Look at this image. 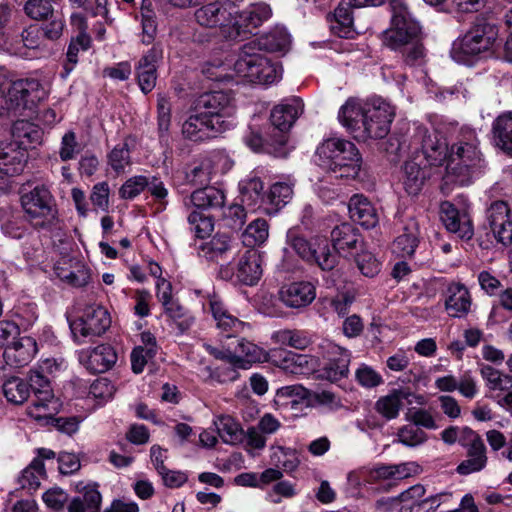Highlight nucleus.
Segmentation results:
<instances>
[{
    "label": "nucleus",
    "mask_w": 512,
    "mask_h": 512,
    "mask_svg": "<svg viewBox=\"0 0 512 512\" xmlns=\"http://www.w3.org/2000/svg\"><path fill=\"white\" fill-rule=\"evenodd\" d=\"M218 435L223 442L231 445H235L242 441L243 430L239 424L229 416H221L217 422H215Z\"/></svg>",
    "instance_id": "nucleus-50"
},
{
    "label": "nucleus",
    "mask_w": 512,
    "mask_h": 512,
    "mask_svg": "<svg viewBox=\"0 0 512 512\" xmlns=\"http://www.w3.org/2000/svg\"><path fill=\"white\" fill-rule=\"evenodd\" d=\"M353 8H364L354 0H342L334 10L335 22L332 30L342 38H349L353 33Z\"/></svg>",
    "instance_id": "nucleus-34"
},
{
    "label": "nucleus",
    "mask_w": 512,
    "mask_h": 512,
    "mask_svg": "<svg viewBox=\"0 0 512 512\" xmlns=\"http://www.w3.org/2000/svg\"><path fill=\"white\" fill-rule=\"evenodd\" d=\"M101 494L92 487H86L85 491L72 498L68 504V512H99Z\"/></svg>",
    "instance_id": "nucleus-43"
},
{
    "label": "nucleus",
    "mask_w": 512,
    "mask_h": 512,
    "mask_svg": "<svg viewBox=\"0 0 512 512\" xmlns=\"http://www.w3.org/2000/svg\"><path fill=\"white\" fill-rule=\"evenodd\" d=\"M359 271L366 277H374L380 272V263L376 257L368 251H362L355 257Z\"/></svg>",
    "instance_id": "nucleus-62"
},
{
    "label": "nucleus",
    "mask_w": 512,
    "mask_h": 512,
    "mask_svg": "<svg viewBox=\"0 0 512 512\" xmlns=\"http://www.w3.org/2000/svg\"><path fill=\"white\" fill-rule=\"evenodd\" d=\"M493 141L497 147L512 155V115L498 116L492 125Z\"/></svg>",
    "instance_id": "nucleus-39"
},
{
    "label": "nucleus",
    "mask_w": 512,
    "mask_h": 512,
    "mask_svg": "<svg viewBox=\"0 0 512 512\" xmlns=\"http://www.w3.org/2000/svg\"><path fill=\"white\" fill-rule=\"evenodd\" d=\"M466 450V459L457 466L456 471L460 475H469L483 470L487 464L484 442L468 447Z\"/></svg>",
    "instance_id": "nucleus-42"
},
{
    "label": "nucleus",
    "mask_w": 512,
    "mask_h": 512,
    "mask_svg": "<svg viewBox=\"0 0 512 512\" xmlns=\"http://www.w3.org/2000/svg\"><path fill=\"white\" fill-rule=\"evenodd\" d=\"M46 475L44 463L40 459H34L28 467H26L19 478L22 489L35 491L40 486V478Z\"/></svg>",
    "instance_id": "nucleus-51"
},
{
    "label": "nucleus",
    "mask_w": 512,
    "mask_h": 512,
    "mask_svg": "<svg viewBox=\"0 0 512 512\" xmlns=\"http://www.w3.org/2000/svg\"><path fill=\"white\" fill-rule=\"evenodd\" d=\"M36 353V340L30 336H24L5 347L3 358L6 366L17 369L26 366Z\"/></svg>",
    "instance_id": "nucleus-23"
},
{
    "label": "nucleus",
    "mask_w": 512,
    "mask_h": 512,
    "mask_svg": "<svg viewBox=\"0 0 512 512\" xmlns=\"http://www.w3.org/2000/svg\"><path fill=\"white\" fill-rule=\"evenodd\" d=\"M269 357L276 365L293 374L306 373V370L309 368L310 361L306 355L284 349H273Z\"/></svg>",
    "instance_id": "nucleus-38"
},
{
    "label": "nucleus",
    "mask_w": 512,
    "mask_h": 512,
    "mask_svg": "<svg viewBox=\"0 0 512 512\" xmlns=\"http://www.w3.org/2000/svg\"><path fill=\"white\" fill-rule=\"evenodd\" d=\"M497 35L494 25L485 20L477 21L462 37L453 42L450 55L457 63L469 64L475 56L492 49Z\"/></svg>",
    "instance_id": "nucleus-7"
},
{
    "label": "nucleus",
    "mask_w": 512,
    "mask_h": 512,
    "mask_svg": "<svg viewBox=\"0 0 512 512\" xmlns=\"http://www.w3.org/2000/svg\"><path fill=\"white\" fill-rule=\"evenodd\" d=\"M201 71L202 74L211 81L229 82L232 79L230 65L219 59L205 62Z\"/></svg>",
    "instance_id": "nucleus-56"
},
{
    "label": "nucleus",
    "mask_w": 512,
    "mask_h": 512,
    "mask_svg": "<svg viewBox=\"0 0 512 512\" xmlns=\"http://www.w3.org/2000/svg\"><path fill=\"white\" fill-rule=\"evenodd\" d=\"M193 105L225 130L228 128L226 118L235 112L233 97L224 91L203 93L195 99Z\"/></svg>",
    "instance_id": "nucleus-11"
},
{
    "label": "nucleus",
    "mask_w": 512,
    "mask_h": 512,
    "mask_svg": "<svg viewBox=\"0 0 512 512\" xmlns=\"http://www.w3.org/2000/svg\"><path fill=\"white\" fill-rule=\"evenodd\" d=\"M395 116L393 107L381 98H373L364 103L362 128L356 138L382 139L387 136Z\"/></svg>",
    "instance_id": "nucleus-9"
},
{
    "label": "nucleus",
    "mask_w": 512,
    "mask_h": 512,
    "mask_svg": "<svg viewBox=\"0 0 512 512\" xmlns=\"http://www.w3.org/2000/svg\"><path fill=\"white\" fill-rule=\"evenodd\" d=\"M235 367L241 369H249L252 364L264 362L268 360V354L261 347L240 338L237 340V345L234 349Z\"/></svg>",
    "instance_id": "nucleus-31"
},
{
    "label": "nucleus",
    "mask_w": 512,
    "mask_h": 512,
    "mask_svg": "<svg viewBox=\"0 0 512 512\" xmlns=\"http://www.w3.org/2000/svg\"><path fill=\"white\" fill-rule=\"evenodd\" d=\"M109 164L117 172H123L130 164V151L127 143L118 144L108 155Z\"/></svg>",
    "instance_id": "nucleus-63"
},
{
    "label": "nucleus",
    "mask_w": 512,
    "mask_h": 512,
    "mask_svg": "<svg viewBox=\"0 0 512 512\" xmlns=\"http://www.w3.org/2000/svg\"><path fill=\"white\" fill-rule=\"evenodd\" d=\"M279 300L288 308L303 310L316 298V287L309 281H295L283 285L278 292Z\"/></svg>",
    "instance_id": "nucleus-18"
},
{
    "label": "nucleus",
    "mask_w": 512,
    "mask_h": 512,
    "mask_svg": "<svg viewBox=\"0 0 512 512\" xmlns=\"http://www.w3.org/2000/svg\"><path fill=\"white\" fill-rule=\"evenodd\" d=\"M141 24H142V43L150 44L154 40L157 33V23L151 4H142L141 6Z\"/></svg>",
    "instance_id": "nucleus-58"
},
{
    "label": "nucleus",
    "mask_w": 512,
    "mask_h": 512,
    "mask_svg": "<svg viewBox=\"0 0 512 512\" xmlns=\"http://www.w3.org/2000/svg\"><path fill=\"white\" fill-rule=\"evenodd\" d=\"M286 238L288 245L304 261L317 264L323 271H331L337 265V256L330 251L326 240H307L297 228L289 229Z\"/></svg>",
    "instance_id": "nucleus-8"
},
{
    "label": "nucleus",
    "mask_w": 512,
    "mask_h": 512,
    "mask_svg": "<svg viewBox=\"0 0 512 512\" xmlns=\"http://www.w3.org/2000/svg\"><path fill=\"white\" fill-rule=\"evenodd\" d=\"M302 112L303 103L299 98H292L289 102L279 104L272 109L270 120L273 127L279 131L276 139L279 145L286 143V137L283 133L291 128Z\"/></svg>",
    "instance_id": "nucleus-19"
},
{
    "label": "nucleus",
    "mask_w": 512,
    "mask_h": 512,
    "mask_svg": "<svg viewBox=\"0 0 512 512\" xmlns=\"http://www.w3.org/2000/svg\"><path fill=\"white\" fill-rule=\"evenodd\" d=\"M439 215L449 232L455 233L463 240H470L473 237L472 220L466 210L459 211L454 204L444 201L440 204Z\"/></svg>",
    "instance_id": "nucleus-17"
},
{
    "label": "nucleus",
    "mask_w": 512,
    "mask_h": 512,
    "mask_svg": "<svg viewBox=\"0 0 512 512\" xmlns=\"http://www.w3.org/2000/svg\"><path fill=\"white\" fill-rule=\"evenodd\" d=\"M0 81V117L6 112L31 108L35 104L33 92L39 84L35 80L21 79L4 87Z\"/></svg>",
    "instance_id": "nucleus-10"
},
{
    "label": "nucleus",
    "mask_w": 512,
    "mask_h": 512,
    "mask_svg": "<svg viewBox=\"0 0 512 512\" xmlns=\"http://www.w3.org/2000/svg\"><path fill=\"white\" fill-rule=\"evenodd\" d=\"M28 153L15 143L0 142V177L20 175L26 166Z\"/></svg>",
    "instance_id": "nucleus-24"
},
{
    "label": "nucleus",
    "mask_w": 512,
    "mask_h": 512,
    "mask_svg": "<svg viewBox=\"0 0 512 512\" xmlns=\"http://www.w3.org/2000/svg\"><path fill=\"white\" fill-rule=\"evenodd\" d=\"M268 223L266 220L257 218L252 221L242 234V242L247 247H254L263 244L269 235Z\"/></svg>",
    "instance_id": "nucleus-49"
},
{
    "label": "nucleus",
    "mask_w": 512,
    "mask_h": 512,
    "mask_svg": "<svg viewBox=\"0 0 512 512\" xmlns=\"http://www.w3.org/2000/svg\"><path fill=\"white\" fill-rule=\"evenodd\" d=\"M445 310L453 318L468 315L472 306V298L468 288L460 282H451L446 289Z\"/></svg>",
    "instance_id": "nucleus-25"
},
{
    "label": "nucleus",
    "mask_w": 512,
    "mask_h": 512,
    "mask_svg": "<svg viewBox=\"0 0 512 512\" xmlns=\"http://www.w3.org/2000/svg\"><path fill=\"white\" fill-rule=\"evenodd\" d=\"M361 155L354 143L340 138L323 141L316 150L315 162L335 178L354 179L361 166Z\"/></svg>",
    "instance_id": "nucleus-4"
},
{
    "label": "nucleus",
    "mask_w": 512,
    "mask_h": 512,
    "mask_svg": "<svg viewBox=\"0 0 512 512\" xmlns=\"http://www.w3.org/2000/svg\"><path fill=\"white\" fill-rule=\"evenodd\" d=\"M350 218L365 229L374 228L379 221L378 213L372 203L363 195H353L348 203Z\"/></svg>",
    "instance_id": "nucleus-28"
},
{
    "label": "nucleus",
    "mask_w": 512,
    "mask_h": 512,
    "mask_svg": "<svg viewBox=\"0 0 512 512\" xmlns=\"http://www.w3.org/2000/svg\"><path fill=\"white\" fill-rule=\"evenodd\" d=\"M418 466L413 462L399 464H378L367 470V481L370 483L387 482L396 485L416 473Z\"/></svg>",
    "instance_id": "nucleus-22"
},
{
    "label": "nucleus",
    "mask_w": 512,
    "mask_h": 512,
    "mask_svg": "<svg viewBox=\"0 0 512 512\" xmlns=\"http://www.w3.org/2000/svg\"><path fill=\"white\" fill-rule=\"evenodd\" d=\"M237 7L229 1H214L195 11L197 23L206 28L229 26Z\"/></svg>",
    "instance_id": "nucleus-16"
},
{
    "label": "nucleus",
    "mask_w": 512,
    "mask_h": 512,
    "mask_svg": "<svg viewBox=\"0 0 512 512\" xmlns=\"http://www.w3.org/2000/svg\"><path fill=\"white\" fill-rule=\"evenodd\" d=\"M157 114L159 137L161 139L167 138L171 125V105L167 98H158Z\"/></svg>",
    "instance_id": "nucleus-60"
},
{
    "label": "nucleus",
    "mask_w": 512,
    "mask_h": 512,
    "mask_svg": "<svg viewBox=\"0 0 512 512\" xmlns=\"http://www.w3.org/2000/svg\"><path fill=\"white\" fill-rule=\"evenodd\" d=\"M263 182L252 177L240 183L241 201L248 207L256 206L262 199Z\"/></svg>",
    "instance_id": "nucleus-54"
},
{
    "label": "nucleus",
    "mask_w": 512,
    "mask_h": 512,
    "mask_svg": "<svg viewBox=\"0 0 512 512\" xmlns=\"http://www.w3.org/2000/svg\"><path fill=\"white\" fill-rule=\"evenodd\" d=\"M325 362L318 370V377L332 383L349 375L350 352L334 343H328L324 352Z\"/></svg>",
    "instance_id": "nucleus-13"
},
{
    "label": "nucleus",
    "mask_w": 512,
    "mask_h": 512,
    "mask_svg": "<svg viewBox=\"0 0 512 512\" xmlns=\"http://www.w3.org/2000/svg\"><path fill=\"white\" fill-rule=\"evenodd\" d=\"M273 338L281 345H287L298 350H304L311 343L307 333L300 330H280L273 335Z\"/></svg>",
    "instance_id": "nucleus-53"
},
{
    "label": "nucleus",
    "mask_w": 512,
    "mask_h": 512,
    "mask_svg": "<svg viewBox=\"0 0 512 512\" xmlns=\"http://www.w3.org/2000/svg\"><path fill=\"white\" fill-rule=\"evenodd\" d=\"M111 325L109 312L102 306L88 307L83 316L70 322V329L76 339L79 337L101 336Z\"/></svg>",
    "instance_id": "nucleus-12"
},
{
    "label": "nucleus",
    "mask_w": 512,
    "mask_h": 512,
    "mask_svg": "<svg viewBox=\"0 0 512 512\" xmlns=\"http://www.w3.org/2000/svg\"><path fill=\"white\" fill-rule=\"evenodd\" d=\"M419 227L414 219H410L404 227V233L394 241V250L401 253L403 257L412 256L419 242Z\"/></svg>",
    "instance_id": "nucleus-46"
},
{
    "label": "nucleus",
    "mask_w": 512,
    "mask_h": 512,
    "mask_svg": "<svg viewBox=\"0 0 512 512\" xmlns=\"http://www.w3.org/2000/svg\"><path fill=\"white\" fill-rule=\"evenodd\" d=\"M0 227L5 235L14 239L23 238L27 232L25 217L10 206L0 209Z\"/></svg>",
    "instance_id": "nucleus-36"
},
{
    "label": "nucleus",
    "mask_w": 512,
    "mask_h": 512,
    "mask_svg": "<svg viewBox=\"0 0 512 512\" xmlns=\"http://www.w3.org/2000/svg\"><path fill=\"white\" fill-rule=\"evenodd\" d=\"M225 225L232 230H240L246 221V212L242 205L233 204L223 210Z\"/></svg>",
    "instance_id": "nucleus-64"
},
{
    "label": "nucleus",
    "mask_w": 512,
    "mask_h": 512,
    "mask_svg": "<svg viewBox=\"0 0 512 512\" xmlns=\"http://www.w3.org/2000/svg\"><path fill=\"white\" fill-rule=\"evenodd\" d=\"M42 130L38 125L27 121L17 120L12 127V136L15 144L27 151L29 147H34L39 144L42 139Z\"/></svg>",
    "instance_id": "nucleus-37"
},
{
    "label": "nucleus",
    "mask_w": 512,
    "mask_h": 512,
    "mask_svg": "<svg viewBox=\"0 0 512 512\" xmlns=\"http://www.w3.org/2000/svg\"><path fill=\"white\" fill-rule=\"evenodd\" d=\"M117 361V354L110 345L95 347L88 356L87 368L93 373L109 370Z\"/></svg>",
    "instance_id": "nucleus-41"
},
{
    "label": "nucleus",
    "mask_w": 512,
    "mask_h": 512,
    "mask_svg": "<svg viewBox=\"0 0 512 512\" xmlns=\"http://www.w3.org/2000/svg\"><path fill=\"white\" fill-rule=\"evenodd\" d=\"M411 145L412 157L404 163L402 181L406 192L417 195L429 177L426 164L440 166L447 156V144L424 126H416Z\"/></svg>",
    "instance_id": "nucleus-2"
},
{
    "label": "nucleus",
    "mask_w": 512,
    "mask_h": 512,
    "mask_svg": "<svg viewBox=\"0 0 512 512\" xmlns=\"http://www.w3.org/2000/svg\"><path fill=\"white\" fill-rule=\"evenodd\" d=\"M226 203L225 191L214 186H205L193 191L189 197V202L185 205H192L200 210H222Z\"/></svg>",
    "instance_id": "nucleus-26"
},
{
    "label": "nucleus",
    "mask_w": 512,
    "mask_h": 512,
    "mask_svg": "<svg viewBox=\"0 0 512 512\" xmlns=\"http://www.w3.org/2000/svg\"><path fill=\"white\" fill-rule=\"evenodd\" d=\"M391 27L383 32V44L402 54L407 65H420L425 47L419 23L411 16L404 0H391Z\"/></svg>",
    "instance_id": "nucleus-3"
},
{
    "label": "nucleus",
    "mask_w": 512,
    "mask_h": 512,
    "mask_svg": "<svg viewBox=\"0 0 512 512\" xmlns=\"http://www.w3.org/2000/svg\"><path fill=\"white\" fill-rule=\"evenodd\" d=\"M364 115V105L360 106L353 100H348L339 110L338 119L348 130L360 134L362 128V119Z\"/></svg>",
    "instance_id": "nucleus-44"
},
{
    "label": "nucleus",
    "mask_w": 512,
    "mask_h": 512,
    "mask_svg": "<svg viewBox=\"0 0 512 512\" xmlns=\"http://www.w3.org/2000/svg\"><path fill=\"white\" fill-rule=\"evenodd\" d=\"M262 276V258L256 251H246L237 264V279L245 285H255Z\"/></svg>",
    "instance_id": "nucleus-30"
},
{
    "label": "nucleus",
    "mask_w": 512,
    "mask_h": 512,
    "mask_svg": "<svg viewBox=\"0 0 512 512\" xmlns=\"http://www.w3.org/2000/svg\"><path fill=\"white\" fill-rule=\"evenodd\" d=\"M235 72L252 83L270 85L282 77V67L262 52L254 44H244L234 63Z\"/></svg>",
    "instance_id": "nucleus-6"
},
{
    "label": "nucleus",
    "mask_w": 512,
    "mask_h": 512,
    "mask_svg": "<svg viewBox=\"0 0 512 512\" xmlns=\"http://www.w3.org/2000/svg\"><path fill=\"white\" fill-rule=\"evenodd\" d=\"M271 16L269 5L260 3L252 5L250 8L237 12L232 16L230 25V36L244 37L247 34H253L254 31Z\"/></svg>",
    "instance_id": "nucleus-14"
},
{
    "label": "nucleus",
    "mask_w": 512,
    "mask_h": 512,
    "mask_svg": "<svg viewBox=\"0 0 512 512\" xmlns=\"http://www.w3.org/2000/svg\"><path fill=\"white\" fill-rule=\"evenodd\" d=\"M21 207L29 223L37 230L52 231L59 225L56 199L44 184L29 183L19 191Z\"/></svg>",
    "instance_id": "nucleus-5"
},
{
    "label": "nucleus",
    "mask_w": 512,
    "mask_h": 512,
    "mask_svg": "<svg viewBox=\"0 0 512 512\" xmlns=\"http://www.w3.org/2000/svg\"><path fill=\"white\" fill-rule=\"evenodd\" d=\"M188 223L198 238H204L213 231V220L200 212L192 211L188 216Z\"/></svg>",
    "instance_id": "nucleus-61"
},
{
    "label": "nucleus",
    "mask_w": 512,
    "mask_h": 512,
    "mask_svg": "<svg viewBox=\"0 0 512 512\" xmlns=\"http://www.w3.org/2000/svg\"><path fill=\"white\" fill-rule=\"evenodd\" d=\"M331 241L337 252L346 253L357 249L362 239L351 224L342 223L331 231Z\"/></svg>",
    "instance_id": "nucleus-35"
},
{
    "label": "nucleus",
    "mask_w": 512,
    "mask_h": 512,
    "mask_svg": "<svg viewBox=\"0 0 512 512\" xmlns=\"http://www.w3.org/2000/svg\"><path fill=\"white\" fill-rule=\"evenodd\" d=\"M487 220L494 237L503 245L512 243L510 209L504 201H496L487 210Z\"/></svg>",
    "instance_id": "nucleus-20"
},
{
    "label": "nucleus",
    "mask_w": 512,
    "mask_h": 512,
    "mask_svg": "<svg viewBox=\"0 0 512 512\" xmlns=\"http://www.w3.org/2000/svg\"><path fill=\"white\" fill-rule=\"evenodd\" d=\"M224 130L213 119H210L202 111H198L194 105L190 110L188 118L182 124L184 138L194 142H203Z\"/></svg>",
    "instance_id": "nucleus-15"
},
{
    "label": "nucleus",
    "mask_w": 512,
    "mask_h": 512,
    "mask_svg": "<svg viewBox=\"0 0 512 512\" xmlns=\"http://www.w3.org/2000/svg\"><path fill=\"white\" fill-rule=\"evenodd\" d=\"M399 442L407 447H417L425 443L428 439L427 434L419 427L408 424L401 427L397 433Z\"/></svg>",
    "instance_id": "nucleus-59"
},
{
    "label": "nucleus",
    "mask_w": 512,
    "mask_h": 512,
    "mask_svg": "<svg viewBox=\"0 0 512 512\" xmlns=\"http://www.w3.org/2000/svg\"><path fill=\"white\" fill-rule=\"evenodd\" d=\"M163 308L165 315L178 327L180 332H185L193 324L194 318L177 299L163 306Z\"/></svg>",
    "instance_id": "nucleus-52"
},
{
    "label": "nucleus",
    "mask_w": 512,
    "mask_h": 512,
    "mask_svg": "<svg viewBox=\"0 0 512 512\" xmlns=\"http://www.w3.org/2000/svg\"><path fill=\"white\" fill-rule=\"evenodd\" d=\"M247 44H254L259 52H285L290 45V35L285 28L275 27L270 32Z\"/></svg>",
    "instance_id": "nucleus-33"
},
{
    "label": "nucleus",
    "mask_w": 512,
    "mask_h": 512,
    "mask_svg": "<svg viewBox=\"0 0 512 512\" xmlns=\"http://www.w3.org/2000/svg\"><path fill=\"white\" fill-rule=\"evenodd\" d=\"M29 389L34 392L36 408H46L54 399L50 381L39 371H31L29 376Z\"/></svg>",
    "instance_id": "nucleus-40"
},
{
    "label": "nucleus",
    "mask_w": 512,
    "mask_h": 512,
    "mask_svg": "<svg viewBox=\"0 0 512 512\" xmlns=\"http://www.w3.org/2000/svg\"><path fill=\"white\" fill-rule=\"evenodd\" d=\"M476 133L471 129L461 130L458 139L447 147L446 172L442 178L441 190L449 194L456 187L470 185L485 166L479 149Z\"/></svg>",
    "instance_id": "nucleus-1"
},
{
    "label": "nucleus",
    "mask_w": 512,
    "mask_h": 512,
    "mask_svg": "<svg viewBox=\"0 0 512 512\" xmlns=\"http://www.w3.org/2000/svg\"><path fill=\"white\" fill-rule=\"evenodd\" d=\"M163 58V49L161 45L154 44L151 49L144 54L136 66V76L141 91L145 94L151 92L156 85L157 63Z\"/></svg>",
    "instance_id": "nucleus-21"
},
{
    "label": "nucleus",
    "mask_w": 512,
    "mask_h": 512,
    "mask_svg": "<svg viewBox=\"0 0 512 512\" xmlns=\"http://www.w3.org/2000/svg\"><path fill=\"white\" fill-rule=\"evenodd\" d=\"M198 254L208 261H225L234 254L233 240L226 234H216L209 241L200 244Z\"/></svg>",
    "instance_id": "nucleus-27"
},
{
    "label": "nucleus",
    "mask_w": 512,
    "mask_h": 512,
    "mask_svg": "<svg viewBox=\"0 0 512 512\" xmlns=\"http://www.w3.org/2000/svg\"><path fill=\"white\" fill-rule=\"evenodd\" d=\"M292 186L285 182L274 183L268 193V201L275 212L284 207L292 198Z\"/></svg>",
    "instance_id": "nucleus-57"
},
{
    "label": "nucleus",
    "mask_w": 512,
    "mask_h": 512,
    "mask_svg": "<svg viewBox=\"0 0 512 512\" xmlns=\"http://www.w3.org/2000/svg\"><path fill=\"white\" fill-rule=\"evenodd\" d=\"M218 159H210V156L195 162L191 169L186 172V180L193 186L208 184L216 175L214 162Z\"/></svg>",
    "instance_id": "nucleus-45"
},
{
    "label": "nucleus",
    "mask_w": 512,
    "mask_h": 512,
    "mask_svg": "<svg viewBox=\"0 0 512 512\" xmlns=\"http://www.w3.org/2000/svg\"><path fill=\"white\" fill-rule=\"evenodd\" d=\"M2 390L7 401L16 405L24 403L30 394L28 383L16 376L5 380Z\"/></svg>",
    "instance_id": "nucleus-48"
},
{
    "label": "nucleus",
    "mask_w": 512,
    "mask_h": 512,
    "mask_svg": "<svg viewBox=\"0 0 512 512\" xmlns=\"http://www.w3.org/2000/svg\"><path fill=\"white\" fill-rule=\"evenodd\" d=\"M91 39L88 34L82 32L75 39H72L66 53V62L63 65L62 78H66L78 63V53L89 49Z\"/></svg>",
    "instance_id": "nucleus-47"
},
{
    "label": "nucleus",
    "mask_w": 512,
    "mask_h": 512,
    "mask_svg": "<svg viewBox=\"0 0 512 512\" xmlns=\"http://www.w3.org/2000/svg\"><path fill=\"white\" fill-rule=\"evenodd\" d=\"M210 307L212 315L216 321L217 327L227 338H234L248 328V324L231 315L219 301H211Z\"/></svg>",
    "instance_id": "nucleus-32"
},
{
    "label": "nucleus",
    "mask_w": 512,
    "mask_h": 512,
    "mask_svg": "<svg viewBox=\"0 0 512 512\" xmlns=\"http://www.w3.org/2000/svg\"><path fill=\"white\" fill-rule=\"evenodd\" d=\"M53 0H27L23 10L27 17L35 21L48 20L55 13Z\"/></svg>",
    "instance_id": "nucleus-55"
},
{
    "label": "nucleus",
    "mask_w": 512,
    "mask_h": 512,
    "mask_svg": "<svg viewBox=\"0 0 512 512\" xmlns=\"http://www.w3.org/2000/svg\"><path fill=\"white\" fill-rule=\"evenodd\" d=\"M411 398L417 396L408 389H394L386 396L380 397L375 403L376 411L387 420L395 419L399 415V411L403 406L402 401L406 400L412 403Z\"/></svg>",
    "instance_id": "nucleus-29"
}]
</instances>
